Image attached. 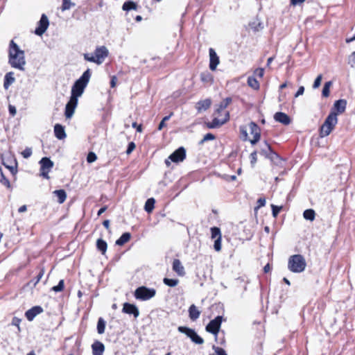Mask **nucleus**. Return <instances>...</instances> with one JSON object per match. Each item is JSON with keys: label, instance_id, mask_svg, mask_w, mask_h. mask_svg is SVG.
I'll list each match as a JSON object with an SVG mask.
<instances>
[{"label": "nucleus", "instance_id": "27", "mask_svg": "<svg viewBox=\"0 0 355 355\" xmlns=\"http://www.w3.org/2000/svg\"><path fill=\"white\" fill-rule=\"evenodd\" d=\"M55 196L58 198V202L60 204L63 203L67 198V193L64 189L55 190L53 191Z\"/></svg>", "mask_w": 355, "mask_h": 355}, {"label": "nucleus", "instance_id": "46", "mask_svg": "<svg viewBox=\"0 0 355 355\" xmlns=\"http://www.w3.org/2000/svg\"><path fill=\"white\" fill-rule=\"evenodd\" d=\"M64 280L61 279V280H60V282L57 286H55L52 288V290L55 292H60L64 289Z\"/></svg>", "mask_w": 355, "mask_h": 355}, {"label": "nucleus", "instance_id": "8", "mask_svg": "<svg viewBox=\"0 0 355 355\" xmlns=\"http://www.w3.org/2000/svg\"><path fill=\"white\" fill-rule=\"evenodd\" d=\"M40 175L46 179H49V172L53 166V162L50 158L44 157L40 161Z\"/></svg>", "mask_w": 355, "mask_h": 355}, {"label": "nucleus", "instance_id": "57", "mask_svg": "<svg viewBox=\"0 0 355 355\" xmlns=\"http://www.w3.org/2000/svg\"><path fill=\"white\" fill-rule=\"evenodd\" d=\"M44 269H41V270H40V272L38 273V275H37V277H36V281H35V284H34L35 285L36 284H37V283L40 282V280L41 279V278L42 277V276L44 275Z\"/></svg>", "mask_w": 355, "mask_h": 355}, {"label": "nucleus", "instance_id": "2", "mask_svg": "<svg viewBox=\"0 0 355 355\" xmlns=\"http://www.w3.org/2000/svg\"><path fill=\"white\" fill-rule=\"evenodd\" d=\"M91 77V71L87 69L83 75L74 83L71 88V95L70 98L73 100H78L84 92L85 88L87 87Z\"/></svg>", "mask_w": 355, "mask_h": 355}, {"label": "nucleus", "instance_id": "52", "mask_svg": "<svg viewBox=\"0 0 355 355\" xmlns=\"http://www.w3.org/2000/svg\"><path fill=\"white\" fill-rule=\"evenodd\" d=\"M257 161V151H254L250 154V163L254 166Z\"/></svg>", "mask_w": 355, "mask_h": 355}, {"label": "nucleus", "instance_id": "22", "mask_svg": "<svg viewBox=\"0 0 355 355\" xmlns=\"http://www.w3.org/2000/svg\"><path fill=\"white\" fill-rule=\"evenodd\" d=\"M173 270L179 275L184 276L185 275L184 268L179 259H174L173 262Z\"/></svg>", "mask_w": 355, "mask_h": 355}, {"label": "nucleus", "instance_id": "60", "mask_svg": "<svg viewBox=\"0 0 355 355\" xmlns=\"http://www.w3.org/2000/svg\"><path fill=\"white\" fill-rule=\"evenodd\" d=\"M132 128H135L137 129V131L138 132H141L142 131V125H137L136 122L132 123Z\"/></svg>", "mask_w": 355, "mask_h": 355}, {"label": "nucleus", "instance_id": "31", "mask_svg": "<svg viewBox=\"0 0 355 355\" xmlns=\"http://www.w3.org/2000/svg\"><path fill=\"white\" fill-rule=\"evenodd\" d=\"M315 213L312 209H306L303 213V216L306 220L313 221L315 219Z\"/></svg>", "mask_w": 355, "mask_h": 355}, {"label": "nucleus", "instance_id": "14", "mask_svg": "<svg viewBox=\"0 0 355 355\" xmlns=\"http://www.w3.org/2000/svg\"><path fill=\"white\" fill-rule=\"evenodd\" d=\"M78 104V100L70 98L69 102L67 103L65 107L64 114L67 119H70L72 117L75 108L76 107Z\"/></svg>", "mask_w": 355, "mask_h": 355}, {"label": "nucleus", "instance_id": "48", "mask_svg": "<svg viewBox=\"0 0 355 355\" xmlns=\"http://www.w3.org/2000/svg\"><path fill=\"white\" fill-rule=\"evenodd\" d=\"M22 156L24 158H28L32 155V149L31 148H26L21 153Z\"/></svg>", "mask_w": 355, "mask_h": 355}, {"label": "nucleus", "instance_id": "62", "mask_svg": "<svg viewBox=\"0 0 355 355\" xmlns=\"http://www.w3.org/2000/svg\"><path fill=\"white\" fill-rule=\"evenodd\" d=\"M4 164V166H5L7 168H8V169L10 171V172H11L12 174H15V173H17V168H16V167H15V166H10L6 165L5 164Z\"/></svg>", "mask_w": 355, "mask_h": 355}, {"label": "nucleus", "instance_id": "61", "mask_svg": "<svg viewBox=\"0 0 355 355\" xmlns=\"http://www.w3.org/2000/svg\"><path fill=\"white\" fill-rule=\"evenodd\" d=\"M349 59H351L352 62V64H351V67H354L355 66V51H353L350 56H349Z\"/></svg>", "mask_w": 355, "mask_h": 355}, {"label": "nucleus", "instance_id": "36", "mask_svg": "<svg viewBox=\"0 0 355 355\" xmlns=\"http://www.w3.org/2000/svg\"><path fill=\"white\" fill-rule=\"evenodd\" d=\"M0 182L7 188H10V182L3 174L2 168L0 167Z\"/></svg>", "mask_w": 355, "mask_h": 355}, {"label": "nucleus", "instance_id": "21", "mask_svg": "<svg viewBox=\"0 0 355 355\" xmlns=\"http://www.w3.org/2000/svg\"><path fill=\"white\" fill-rule=\"evenodd\" d=\"M54 134L55 137L60 140L64 139L67 137L64 127L59 123L55 124L54 126Z\"/></svg>", "mask_w": 355, "mask_h": 355}, {"label": "nucleus", "instance_id": "33", "mask_svg": "<svg viewBox=\"0 0 355 355\" xmlns=\"http://www.w3.org/2000/svg\"><path fill=\"white\" fill-rule=\"evenodd\" d=\"M272 150V149L270 145L267 141H265L263 146L261 147L260 153L266 157Z\"/></svg>", "mask_w": 355, "mask_h": 355}, {"label": "nucleus", "instance_id": "30", "mask_svg": "<svg viewBox=\"0 0 355 355\" xmlns=\"http://www.w3.org/2000/svg\"><path fill=\"white\" fill-rule=\"evenodd\" d=\"M248 85L255 90L259 89V83L254 76H249L248 78Z\"/></svg>", "mask_w": 355, "mask_h": 355}, {"label": "nucleus", "instance_id": "12", "mask_svg": "<svg viewBox=\"0 0 355 355\" xmlns=\"http://www.w3.org/2000/svg\"><path fill=\"white\" fill-rule=\"evenodd\" d=\"M186 158V150L184 147H180L170 155L168 159L171 162L178 163L182 162Z\"/></svg>", "mask_w": 355, "mask_h": 355}, {"label": "nucleus", "instance_id": "29", "mask_svg": "<svg viewBox=\"0 0 355 355\" xmlns=\"http://www.w3.org/2000/svg\"><path fill=\"white\" fill-rule=\"evenodd\" d=\"M155 203V200L153 198H148L145 203V211L148 213H150L154 209Z\"/></svg>", "mask_w": 355, "mask_h": 355}, {"label": "nucleus", "instance_id": "41", "mask_svg": "<svg viewBox=\"0 0 355 355\" xmlns=\"http://www.w3.org/2000/svg\"><path fill=\"white\" fill-rule=\"evenodd\" d=\"M332 83L331 81L326 82L322 89V95L324 97H328L330 93V87L331 86Z\"/></svg>", "mask_w": 355, "mask_h": 355}, {"label": "nucleus", "instance_id": "4", "mask_svg": "<svg viewBox=\"0 0 355 355\" xmlns=\"http://www.w3.org/2000/svg\"><path fill=\"white\" fill-rule=\"evenodd\" d=\"M306 266L304 257L301 254H294L289 257L288 261V268L295 273L303 272Z\"/></svg>", "mask_w": 355, "mask_h": 355}, {"label": "nucleus", "instance_id": "43", "mask_svg": "<svg viewBox=\"0 0 355 355\" xmlns=\"http://www.w3.org/2000/svg\"><path fill=\"white\" fill-rule=\"evenodd\" d=\"M75 4L71 2V0H62V10L64 11L69 10L71 6H74Z\"/></svg>", "mask_w": 355, "mask_h": 355}, {"label": "nucleus", "instance_id": "50", "mask_svg": "<svg viewBox=\"0 0 355 355\" xmlns=\"http://www.w3.org/2000/svg\"><path fill=\"white\" fill-rule=\"evenodd\" d=\"M213 349H214V351L217 355H227L226 354L225 351L221 347H216L214 345Z\"/></svg>", "mask_w": 355, "mask_h": 355}, {"label": "nucleus", "instance_id": "3", "mask_svg": "<svg viewBox=\"0 0 355 355\" xmlns=\"http://www.w3.org/2000/svg\"><path fill=\"white\" fill-rule=\"evenodd\" d=\"M109 51L106 46H97L94 51V55L84 53V59L87 61L94 62L97 64H101L105 59L108 56Z\"/></svg>", "mask_w": 355, "mask_h": 355}, {"label": "nucleus", "instance_id": "45", "mask_svg": "<svg viewBox=\"0 0 355 355\" xmlns=\"http://www.w3.org/2000/svg\"><path fill=\"white\" fill-rule=\"evenodd\" d=\"M173 113L171 112V114L168 116H166L163 118V119L161 121V122L159 124L158 130H161L165 125V122L168 121L170 118L173 116Z\"/></svg>", "mask_w": 355, "mask_h": 355}, {"label": "nucleus", "instance_id": "6", "mask_svg": "<svg viewBox=\"0 0 355 355\" xmlns=\"http://www.w3.org/2000/svg\"><path fill=\"white\" fill-rule=\"evenodd\" d=\"M337 123L338 118L336 112L331 111L320 128V137H324L328 136L334 130Z\"/></svg>", "mask_w": 355, "mask_h": 355}, {"label": "nucleus", "instance_id": "35", "mask_svg": "<svg viewBox=\"0 0 355 355\" xmlns=\"http://www.w3.org/2000/svg\"><path fill=\"white\" fill-rule=\"evenodd\" d=\"M178 330L179 332L186 334L189 338H191V334L195 331L193 329L189 328L187 327H184V326L178 327Z\"/></svg>", "mask_w": 355, "mask_h": 355}, {"label": "nucleus", "instance_id": "11", "mask_svg": "<svg viewBox=\"0 0 355 355\" xmlns=\"http://www.w3.org/2000/svg\"><path fill=\"white\" fill-rule=\"evenodd\" d=\"M49 21L45 14H42L40 20L38 22V26L35 30V34L41 36L48 28Z\"/></svg>", "mask_w": 355, "mask_h": 355}, {"label": "nucleus", "instance_id": "10", "mask_svg": "<svg viewBox=\"0 0 355 355\" xmlns=\"http://www.w3.org/2000/svg\"><path fill=\"white\" fill-rule=\"evenodd\" d=\"M211 238L215 239L214 248L219 252L221 250V232L220 228L213 227L211 228Z\"/></svg>", "mask_w": 355, "mask_h": 355}, {"label": "nucleus", "instance_id": "15", "mask_svg": "<svg viewBox=\"0 0 355 355\" xmlns=\"http://www.w3.org/2000/svg\"><path fill=\"white\" fill-rule=\"evenodd\" d=\"M44 309L40 306H35L25 313V316L28 321H32L39 314L43 312Z\"/></svg>", "mask_w": 355, "mask_h": 355}, {"label": "nucleus", "instance_id": "55", "mask_svg": "<svg viewBox=\"0 0 355 355\" xmlns=\"http://www.w3.org/2000/svg\"><path fill=\"white\" fill-rule=\"evenodd\" d=\"M257 207L255 208L256 209H259L263 206H265L266 205V199L264 198H259L257 200Z\"/></svg>", "mask_w": 355, "mask_h": 355}, {"label": "nucleus", "instance_id": "37", "mask_svg": "<svg viewBox=\"0 0 355 355\" xmlns=\"http://www.w3.org/2000/svg\"><path fill=\"white\" fill-rule=\"evenodd\" d=\"M200 80L203 83H212L213 76L209 72H204L200 74Z\"/></svg>", "mask_w": 355, "mask_h": 355}, {"label": "nucleus", "instance_id": "42", "mask_svg": "<svg viewBox=\"0 0 355 355\" xmlns=\"http://www.w3.org/2000/svg\"><path fill=\"white\" fill-rule=\"evenodd\" d=\"M266 158L271 160V162L277 164L280 160V157L275 151L272 150L270 153L266 157Z\"/></svg>", "mask_w": 355, "mask_h": 355}, {"label": "nucleus", "instance_id": "17", "mask_svg": "<svg viewBox=\"0 0 355 355\" xmlns=\"http://www.w3.org/2000/svg\"><path fill=\"white\" fill-rule=\"evenodd\" d=\"M209 53V69L211 71H215L218 64H219V58L217 55L214 49L210 48Z\"/></svg>", "mask_w": 355, "mask_h": 355}, {"label": "nucleus", "instance_id": "64", "mask_svg": "<svg viewBox=\"0 0 355 355\" xmlns=\"http://www.w3.org/2000/svg\"><path fill=\"white\" fill-rule=\"evenodd\" d=\"M259 139H260L259 137H254L253 139L250 140V143L252 145H254V144H256L259 141Z\"/></svg>", "mask_w": 355, "mask_h": 355}, {"label": "nucleus", "instance_id": "56", "mask_svg": "<svg viewBox=\"0 0 355 355\" xmlns=\"http://www.w3.org/2000/svg\"><path fill=\"white\" fill-rule=\"evenodd\" d=\"M20 322H21V319H19L17 317H14L12 320V324L17 327L19 331H20V327H19Z\"/></svg>", "mask_w": 355, "mask_h": 355}, {"label": "nucleus", "instance_id": "23", "mask_svg": "<svg viewBox=\"0 0 355 355\" xmlns=\"http://www.w3.org/2000/svg\"><path fill=\"white\" fill-rule=\"evenodd\" d=\"M200 311L198 310V307L194 304L191 305L189 308V318L192 321H195L200 317Z\"/></svg>", "mask_w": 355, "mask_h": 355}, {"label": "nucleus", "instance_id": "16", "mask_svg": "<svg viewBox=\"0 0 355 355\" xmlns=\"http://www.w3.org/2000/svg\"><path fill=\"white\" fill-rule=\"evenodd\" d=\"M346 105V100L339 99L334 102L333 107L331 108V111H335L337 116L338 114H342L345 111Z\"/></svg>", "mask_w": 355, "mask_h": 355}, {"label": "nucleus", "instance_id": "49", "mask_svg": "<svg viewBox=\"0 0 355 355\" xmlns=\"http://www.w3.org/2000/svg\"><path fill=\"white\" fill-rule=\"evenodd\" d=\"M271 207H272V216L274 217H276L278 215V214L279 213L282 207H278L277 205H272Z\"/></svg>", "mask_w": 355, "mask_h": 355}, {"label": "nucleus", "instance_id": "53", "mask_svg": "<svg viewBox=\"0 0 355 355\" xmlns=\"http://www.w3.org/2000/svg\"><path fill=\"white\" fill-rule=\"evenodd\" d=\"M321 80H322V75L318 76L313 83V87L314 89L318 88L321 84Z\"/></svg>", "mask_w": 355, "mask_h": 355}, {"label": "nucleus", "instance_id": "32", "mask_svg": "<svg viewBox=\"0 0 355 355\" xmlns=\"http://www.w3.org/2000/svg\"><path fill=\"white\" fill-rule=\"evenodd\" d=\"M105 321L103 318H99L97 322V332L99 334H103L105 329Z\"/></svg>", "mask_w": 355, "mask_h": 355}, {"label": "nucleus", "instance_id": "26", "mask_svg": "<svg viewBox=\"0 0 355 355\" xmlns=\"http://www.w3.org/2000/svg\"><path fill=\"white\" fill-rule=\"evenodd\" d=\"M249 127H250V133H251V135H253V137H261L260 128L256 123L252 122V121L250 122L249 124Z\"/></svg>", "mask_w": 355, "mask_h": 355}, {"label": "nucleus", "instance_id": "28", "mask_svg": "<svg viewBox=\"0 0 355 355\" xmlns=\"http://www.w3.org/2000/svg\"><path fill=\"white\" fill-rule=\"evenodd\" d=\"M96 248L102 254H105L107 248V244L102 239H98L96 241Z\"/></svg>", "mask_w": 355, "mask_h": 355}, {"label": "nucleus", "instance_id": "19", "mask_svg": "<svg viewBox=\"0 0 355 355\" xmlns=\"http://www.w3.org/2000/svg\"><path fill=\"white\" fill-rule=\"evenodd\" d=\"M211 105V101L210 98H206L205 100H202L198 101L196 105V109L198 110V112H202L203 111H206L208 110Z\"/></svg>", "mask_w": 355, "mask_h": 355}, {"label": "nucleus", "instance_id": "34", "mask_svg": "<svg viewBox=\"0 0 355 355\" xmlns=\"http://www.w3.org/2000/svg\"><path fill=\"white\" fill-rule=\"evenodd\" d=\"M137 5L134 1H126L123 3L122 8L123 10L129 11L131 10H136Z\"/></svg>", "mask_w": 355, "mask_h": 355}, {"label": "nucleus", "instance_id": "5", "mask_svg": "<svg viewBox=\"0 0 355 355\" xmlns=\"http://www.w3.org/2000/svg\"><path fill=\"white\" fill-rule=\"evenodd\" d=\"M218 107L216 109L212 121L206 122L205 125L207 128L214 129L220 128L221 125L227 122L230 119V113L227 111H218Z\"/></svg>", "mask_w": 355, "mask_h": 355}, {"label": "nucleus", "instance_id": "54", "mask_svg": "<svg viewBox=\"0 0 355 355\" xmlns=\"http://www.w3.org/2000/svg\"><path fill=\"white\" fill-rule=\"evenodd\" d=\"M135 147L136 146L134 142H130L126 150V153L128 155L130 154L135 150Z\"/></svg>", "mask_w": 355, "mask_h": 355}, {"label": "nucleus", "instance_id": "63", "mask_svg": "<svg viewBox=\"0 0 355 355\" xmlns=\"http://www.w3.org/2000/svg\"><path fill=\"white\" fill-rule=\"evenodd\" d=\"M304 1L305 0H291V4L293 6H296L299 3H303Z\"/></svg>", "mask_w": 355, "mask_h": 355}, {"label": "nucleus", "instance_id": "13", "mask_svg": "<svg viewBox=\"0 0 355 355\" xmlns=\"http://www.w3.org/2000/svg\"><path fill=\"white\" fill-rule=\"evenodd\" d=\"M122 311L129 315H133L135 318H137L139 315V311L137 306L128 302L123 304Z\"/></svg>", "mask_w": 355, "mask_h": 355}, {"label": "nucleus", "instance_id": "18", "mask_svg": "<svg viewBox=\"0 0 355 355\" xmlns=\"http://www.w3.org/2000/svg\"><path fill=\"white\" fill-rule=\"evenodd\" d=\"M274 119L276 121L285 125H289L291 122V118L286 114L282 112H276L274 115Z\"/></svg>", "mask_w": 355, "mask_h": 355}, {"label": "nucleus", "instance_id": "58", "mask_svg": "<svg viewBox=\"0 0 355 355\" xmlns=\"http://www.w3.org/2000/svg\"><path fill=\"white\" fill-rule=\"evenodd\" d=\"M8 110H9V113L10 114V115H12V116H15L16 114V112H17V110H16V108L14 105H9L8 106Z\"/></svg>", "mask_w": 355, "mask_h": 355}, {"label": "nucleus", "instance_id": "20", "mask_svg": "<svg viewBox=\"0 0 355 355\" xmlns=\"http://www.w3.org/2000/svg\"><path fill=\"white\" fill-rule=\"evenodd\" d=\"M92 349L93 355H103L105 350V346L103 343L100 341H95L92 345Z\"/></svg>", "mask_w": 355, "mask_h": 355}, {"label": "nucleus", "instance_id": "44", "mask_svg": "<svg viewBox=\"0 0 355 355\" xmlns=\"http://www.w3.org/2000/svg\"><path fill=\"white\" fill-rule=\"evenodd\" d=\"M216 139V137L214 135L211 133H207L206 134L203 139L199 142V144H203L205 141L214 140Z\"/></svg>", "mask_w": 355, "mask_h": 355}, {"label": "nucleus", "instance_id": "38", "mask_svg": "<svg viewBox=\"0 0 355 355\" xmlns=\"http://www.w3.org/2000/svg\"><path fill=\"white\" fill-rule=\"evenodd\" d=\"M163 282L165 285H166L168 286L175 287L178 284L179 280L178 279H169V278L165 277L163 279Z\"/></svg>", "mask_w": 355, "mask_h": 355}, {"label": "nucleus", "instance_id": "39", "mask_svg": "<svg viewBox=\"0 0 355 355\" xmlns=\"http://www.w3.org/2000/svg\"><path fill=\"white\" fill-rule=\"evenodd\" d=\"M192 342L198 345H202L204 343V340L194 331L190 338Z\"/></svg>", "mask_w": 355, "mask_h": 355}, {"label": "nucleus", "instance_id": "40", "mask_svg": "<svg viewBox=\"0 0 355 355\" xmlns=\"http://www.w3.org/2000/svg\"><path fill=\"white\" fill-rule=\"evenodd\" d=\"M231 102H232V98L230 97H227V98H225L218 105V111H224L225 109L229 105V104Z\"/></svg>", "mask_w": 355, "mask_h": 355}, {"label": "nucleus", "instance_id": "24", "mask_svg": "<svg viewBox=\"0 0 355 355\" xmlns=\"http://www.w3.org/2000/svg\"><path fill=\"white\" fill-rule=\"evenodd\" d=\"M15 80L14 73L12 71L7 73L4 76L3 87L8 89Z\"/></svg>", "mask_w": 355, "mask_h": 355}, {"label": "nucleus", "instance_id": "59", "mask_svg": "<svg viewBox=\"0 0 355 355\" xmlns=\"http://www.w3.org/2000/svg\"><path fill=\"white\" fill-rule=\"evenodd\" d=\"M304 92V87L303 86H300L297 90V92L295 94V97L297 98L300 95H302Z\"/></svg>", "mask_w": 355, "mask_h": 355}, {"label": "nucleus", "instance_id": "47", "mask_svg": "<svg viewBox=\"0 0 355 355\" xmlns=\"http://www.w3.org/2000/svg\"><path fill=\"white\" fill-rule=\"evenodd\" d=\"M97 159L96 155L93 152H89L87 156V161L88 163H92Z\"/></svg>", "mask_w": 355, "mask_h": 355}, {"label": "nucleus", "instance_id": "1", "mask_svg": "<svg viewBox=\"0 0 355 355\" xmlns=\"http://www.w3.org/2000/svg\"><path fill=\"white\" fill-rule=\"evenodd\" d=\"M8 63L12 68L21 71L24 70V66L26 65L25 53L20 49L19 46L13 40H11L9 44Z\"/></svg>", "mask_w": 355, "mask_h": 355}, {"label": "nucleus", "instance_id": "25", "mask_svg": "<svg viewBox=\"0 0 355 355\" xmlns=\"http://www.w3.org/2000/svg\"><path fill=\"white\" fill-rule=\"evenodd\" d=\"M131 238V234L129 232H125L123 233L120 237L119 239H118L116 241V245H119V246H122L125 243H127L128 241H129V240Z\"/></svg>", "mask_w": 355, "mask_h": 355}, {"label": "nucleus", "instance_id": "9", "mask_svg": "<svg viewBox=\"0 0 355 355\" xmlns=\"http://www.w3.org/2000/svg\"><path fill=\"white\" fill-rule=\"evenodd\" d=\"M222 321L223 317L220 315H218L214 320H211L208 323L205 328L206 331L216 336L219 332Z\"/></svg>", "mask_w": 355, "mask_h": 355}, {"label": "nucleus", "instance_id": "7", "mask_svg": "<svg viewBox=\"0 0 355 355\" xmlns=\"http://www.w3.org/2000/svg\"><path fill=\"white\" fill-rule=\"evenodd\" d=\"M156 294V290L155 288H148L142 286L138 287L135 291V297L137 300L142 301H146L153 298Z\"/></svg>", "mask_w": 355, "mask_h": 355}, {"label": "nucleus", "instance_id": "51", "mask_svg": "<svg viewBox=\"0 0 355 355\" xmlns=\"http://www.w3.org/2000/svg\"><path fill=\"white\" fill-rule=\"evenodd\" d=\"M254 75L259 78H262L264 75V69L263 68H258L254 70Z\"/></svg>", "mask_w": 355, "mask_h": 355}]
</instances>
